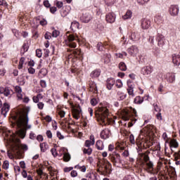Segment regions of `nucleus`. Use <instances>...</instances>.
Instances as JSON below:
<instances>
[{"mask_svg": "<svg viewBox=\"0 0 180 180\" xmlns=\"http://www.w3.org/2000/svg\"><path fill=\"white\" fill-rule=\"evenodd\" d=\"M30 112V108H27L26 112L20 111L18 113V116L13 117L14 120L16 122L18 127H20V124L24 123L25 127L24 134H26V131L32 129V125L29 124V112Z\"/></svg>", "mask_w": 180, "mask_h": 180, "instance_id": "1", "label": "nucleus"}, {"mask_svg": "<svg viewBox=\"0 0 180 180\" xmlns=\"http://www.w3.org/2000/svg\"><path fill=\"white\" fill-rule=\"evenodd\" d=\"M141 156L144 161L143 169H145V171L148 174H154V164L153 162L150 161V157H148V155L142 153Z\"/></svg>", "mask_w": 180, "mask_h": 180, "instance_id": "2", "label": "nucleus"}, {"mask_svg": "<svg viewBox=\"0 0 180 180\" xmlns=\"http://www.w3.org/2000/svg\"><path fill=\"white\" fill-rule=\"evenodd\" d=\"M109 160L112 162L113 165H116L117 162H121L122 160L120 159V155L116 152L110 153L108 155Z\"/></svg>", "mask_w": 180, "mask_h": 180, "instance_id": "3", "label": "nucleus"}, {"mask_svg": "<svg viewBox=\"0 0 180 180\" xmlns=\"http://www.w3.org/2000/svg\"><path fill=\"white\" fill-rule=\"evenodd\" d=\"M156 41H158V45L160 47H164L165 44H167V39H165V37L162 34L158 33L156 37Z\"/></svg>", "mask_w": 180, "mask_h": 180, "instance_id": "4", "label": "nucleus"}, {"mask_svg": "<svg viewBox=\"0 0 180 180\" xmlns=\"http://www.w3.org/2000/svg\"><path fill=\"white\" fill-rule=\"evenodd\" d=\"M75 40H76L75 37L72 34H70L68 37V41H66L67 46L70 47V49H75V47H77V43L73 42Z\"/></svg>", "mask_w": 180, "mask_h": 180, "instance_id": "5", "label": "nucleus"}, {"mask_svg": "<svg viewBox=\"0 0 180 180\" xmlns=\"http://www.w3.org/2000/svg\"><path fill=\"white\" fill-rule=\"evenodd\" d=\"M169 13L171 16H178L179 13V7L177 5H172L169 8Z\"/></svg>", "mask_w": 180, "mask_h": 180, "instance_id": "6", "label": "nucleus"}, {"mask_svg": "<svg viewBox=\"0 0 180 180\" xmlns=\"http://www.w3.org/2000/svg\"><path fill=\"white\" fill-rule=\"evenodd\" d=\"M151 72H153V68L151 66H145L141 70V73L145 77H150Z\"/></svg>", "mask_w": 180, "mask_h": 180, "instance_id": "7", "label": "nucleus"}, {"mask_svg": "<svg viewBox=\"0 0 180 180\" xmlns=\"http://www.w3.org/2000/svg\"><path fill=\"white\" fill-rule=\"evenodd\" d=\"M60 151H62L61 155H63L64 161H65V162H68V161L71 160V155L68 153V150L65 148H61Z\"/></svg>", "mask_w": 180, "mask_h": 180, "instance_id": "8", "label": "nucleus"}, {"mask_svg": "<svg viewBox=\"0 0 180 180\" xmlns=\"http://www.w3.org/2000/svg\"><path fill=\"white\" fill-rule=\"evenodd\" d=\"M105 20L108 22V23H115L116 21V14H115L113 12L108 13L105 15Z\"/></svg>", "mask_w": 180, "mask_h": 180, "instance_id": "9", "label": "nucleus"}, {"mask_svg": "<svg viewBox=\"0 0 180 180\" xmlns=\"http://www.w3.org/2000/svg\"><path fill=\"white\" fill-rule=\"evenodd\" d=\"M80 20L83 23H89V22L92 20V15H91L89 13H86L80 17Z\"/></svg>", "mask_w": 180, "mask_h": 180, "instance_id": "10", "label": "nucleus"}, {"mask_svg": "<svg viewBox=\"0 0 180 180\" xmlns=\"http://www.w3.org/2000/svg\"><path fill=\"white\" fill-rule=\"evenodd\" d=\"M127 51L130 56H132V57H135V56H137L139 54V48L136 45H133L130 46Z\"/></svg>", "mask_w": 180, "mask_h": 180, "instance_id": "11", "label": "nucleus"}, {"mask_svg": "<svg viewBox=\"0 0 180 180\" xmlns=\"http://www.w3.org/2000/svg\"><path fill=\"white\" fill-rule=\"evenodd\" d=\"M141 25L142 29L147 30L151 26V21L148 18H143L141 20Z\"/></svg>", "mask_w": 180, "mask_h": 180, "instance_id": "12", "label": "nucleus"}, {"mask_svg": "<svg viewBox=\"0 0 180 180\" xmlns=\"http://www.w3.org/2000/svg\"><path fill=\"white\" fill-rule=\"evenodd\" d=\"M89 86L90 92H93L94 94H98V86H96V83H95V82L89 80Z\"/></svg>", "mask_w": 180, "mask_h": 180, "instance_id": "13", "label": "nucleus"}, {"mask_svg": "<svg viewBox=\"0 0 180 180\" xmlns=\"http://www.w3.org/2000/svg\"><path fill=\"white\" fill-rule=\"evenodd\" d=\"M115 84H116V82L115 81L114 78L110 77L107 79L105 83L107 89H108V91H110L113 88V85H115Z\"/></svg>", "mask_w": 180, "mask_h": 180, "instance_id": "14", "label": "nucleus"}, {"mask_svg": "<svg viewBox=\"0 0 180 180\" xmlns=\"http://www.w3.org/2000/svg\"><path fill=\"white\" fill-rule=\"evenodd\" d=\"M9 109H11V105H9L8 103H4L1 110V113L4 116V117H6V115H8Z\"/></svg>", "mask_w": 180, "mask_h": 180, "instance_id": "15", "label": "nucleus"}, {"mask_svg": "<svg viewBox=\"0 0 180 180\" xmlns=\"http://www.w3.org/2000/svg\"><path fill=\"white\" fill-rule=\"evenodd\" d=\"M175 73L168 72L166 74V79L169 84H174L175 82Z\"/></svg>", "mask_w": 180, "mask_h": 180, "instance_id": "16", "label": "nucleus"}, {"mask_svg": "<svg viewBox=\"0 0 180 180\" xmlns=\"http://www.w3.org/2000/svg\"><path fill=\"white\" fill-rule=\"evenodd\" d=\"M172 63L174 65L179 66L180 65V53L176 54L174 53L172 56Z\"/></svg>", "mask_w": 180, "mask_h": 180, "instance_id": "17", "label": "nucleus"}, {"mask_svg": "<svg viewBox=\"0 0 180 180\" xmlns=\"http://www.w3.org/2000/svg\"><path fill=\"white\" fill-rule=\"evenodd\" d=\"M81 112H82V110H81V107L79 106V109H73L72 110V116L74 119H76V120H78L80 117Z\"/></svg>", "mask_w": 180, "mask_h": 180, "instance_id": "18", "label": "nucleus"}, {"mask_svg": "<svg viewBox=\"0 0 180 180\" xmlns=\"http://www.w3.org/2000/svg\"><path fill=\"white\" fill-rule=\"evenodd\" d=\"M154 20L157 25H161V23L164 22V15H161L160 13H158L155 16Z\"/></svg>", "mask_w": 180, "mask_h": 180, "instance_id": "19", "label": "nucleus"}, {"mask_svg": "<svg viewBox=\"0 0 180 180\" xmlns=\"http://www.w3.org/2000/svg\"><path fill=\"white\" fill-rule=\"evenodd\" d=\"M101 69H96L94 70H93L91 74H90V77L91 78H92L93 79L94 78H99V77H101Z\"/></svg>", "mask_w": 180, "mask_h": 180, "instance_id": "20", "label": "nucleus"}, {"mask_svg": "<svg viewBox=\"0 0 180 180\" xmlns=\"http://www.w3.org/2000/svg\"><path fill=\"white\" fill-rule=\"evenodd\" d=\"M130 40H132V41H139L140 40V35L137 32H132L129 35Z\"/></svg>", "mask_w": 180, "mask_h": 180, "instance_id": "21", "label": "nucleus"}, {"mask_svg": "<svg viewBox=\"0 0 180 180\" xmlns=\"http://www.w3.org/2000/svg\"><path fill=\"white\" fill-rule=\"evenodd\" d=\"M117 101H124L127 98V94L122 91L117 92Z\"/></svg>", "mask_w": 180, "mask_h": 180, "instance_id": "22", "label": "nucleus"}, {"mask_svg": "<svg viewBox=\"0 0 180 180\" xmlns=\"http://www.w3.org/2000/svg\"><path fill=\"white\" fill-rule=\"evenodd\" d=\"M169 146H170V148H171L172 151H174V150H172V148H178L179 144L178 143V141H176V139H172L169 141Z\"/></svg>", "mask_w": 180, "mask_h": 180, "instance_id": "23", "label": "nucleus"}, {"mask_svg": "<svg viewBox=\"0 0 180 180\" xmlns=\"http://www.w3.org/2000/svg\"><path fill=\"white\" fill-rule=\"evenodd\" d=\"M70 29L71 30H72V32H75L77 29H79V22H78L77 21L72 22Z\"/></svg>", "mask_w": 180, "mask_h": 180, "instance_id": "24", "label": "nucleus"}, {"mask_svg": "<svg viewBox=\"0 0 180 180\" xmlns=\"http://www.w3.org/2000/svg\"><path fill=\"white\" fill-rule=\"evenodd\" d=\"M109 129L103 130L101 132V138L103 140H106V139H109Z\"/></svg>", "mask_w": 180, "mask_h": 180, "instance_id": "25", "label": "nucleus"}, {"mask_svg": "<svg viewBox=\"0 0 180 180\" xmlns=\"http://www.w3.org/2000/svg\"><path fill=\"white\" fill-rule=\"evenodd\" d=\"M96 148L102 151L105 148V145H103V142L101 140H98L96 143Z\"/></svg>", "mask_w": 180, "mask_h": 180, "instance_id": "26", "label": "nucleus"}, {"mask_svg": "<svg viewBox=\"0 0 180 180\" xmlns=\"http://www.w3.org/2000/svg\"><path fill=\"white\" fill-rule=\"evenodd\" d=\"M144 102V98H141V96H138L134 100V103L136 105H141V103Z\"/></svg>", "mask_w": 180, "mask_h": 180, "instance_id": "27", "label": "nucleus"}, {"mask_svg": "<svg viewBox=\"0 0 180 180\" xmlns=\"http://www.w3.org/2000/svg\"><path fill=\"white\" fill-rule=\"evenodd\" d=\"M39 146L42 153H46L49 150V145L45 142L40 143Z\"/></svg>", "mask_w": 180, "mask_h": 180, "instance_id": "28", "label": "nucleus"}, {"mask_svg": "<svg viewBox=\"0 0 180 180\" xmlns=\"http://www.w3.org/2000/svg\"><path fill=\"white\" fill-rule=\"evenodd\" d=\"M39 77H46L47 75V69L46 68H42L39 70L38 73Z\"/></svg>", "mask_w": 180, "mask_h": 180, "instance_id": "29", "label": "nucleus"}, {"mask_svg": "<svg viewBox=\"0 0 180 180\" xmlns=\"http://www.w3.org/2000/svg\"><path fill=\"white\" fill-rule=\"evenodd\" d=\"M132 15H133V13L131 12V11L128 10V11L126 12L125 15H123L122 18H123V19H124V20H126V19H131Z\"/></svg>", "mask_w": 180, "mask_h": 180, "instance_id": "30", "label": "nucleus"}, {"mask_svg": "<svg viewBox=\"0 0 180 180\" xmlns=\"http://www.w3.org/2000/svg\"><path fill=\"white\" fill-rule=\"evenodd\" d=\"M119 68L121 71H126V70H127V66H126V63H124V62H120L119 64Z\"/></svg>", "mask_w": 180, "mask_h": 180, "instance_id": "31", "label": "nucleus"}, {"mask_svg": "<svg viewBox=\"0 0 180 180\" xmlns=\"http://www.w3.org/2000/svg\"><path fill=\"white\" fill-rule=\"evenodd\" d=\"M90 103L91 106H96L99 103V98H93L91 99Z\"/></svg>", "mask_w": 180, "mask_h": 180, "instance_id": "32", "label": "nucleus"}, {"mask_svg": "<svg viewBox=\"0 0 180 180\" xmlns=\"http://www.w3.org/2000/svg\"><path fill=\"white\" fill-rule=\"evenodd\" d=\"M104 2L107 6H112V5H115L116 0H104Z\"/></svg>", "mask_w": 180, "mask_h": 180, "instance_id": "33", "label": "nucleus"}, {"mask_svg": "<svg viewBox=\"0 0 180 180\" xmlns=\"http://www.w3.org/2000/svg\"><path fill=\"white\" fill-rule=\"evenodd\" d=\"M96 47L98 51H103V50H105V46L102 42H98Z\"/></svg>", "mask_w": 180, "mask_h": 180, "instance_id": "34", "label": "nucleus"}, {"mask_svg": "<svg viewBox=\"0 0 180 180\" xmlns=\"http://www.w3.org/2000/svg\"><path fill=\"white\" fill-rule=\"evenodd\" d=\"M3 94L4 96H9L11 95V89H9V87H4V91Z\"/></svg>", "mask_w": 180, "mask_h": 180, "instance_id": "35", "label": "nucleus"}, {"mask_svg": "<svg viewBox=\"0 0 180 180\" xmlns=\"http://www.w3.org/2000/svg\"><path fill=\"white\" fill-rule=\"evenodd\" d=\"M104 164L105 165V169L108 171L109 168H112V163L109 160H105Z\"/></svg>", "mask_w": 180, "mask_h": 180, "instance_id": "36", "label": "nucleus"}, {"mask_svg": "<svg viewBox=\"0 0 180 180\" xmlns=\"http://www.w3.org/2000/svg\"><path fill=\"white\" fill-rule=\"evenodd\" d=\"M101 112L105 117H108V116H109V110L108 108H103L101 110Z\"/></svg>", "mask_w": 180, "mask_h": 180, "instance_id": "37", "label": "nucleus"}, {"mask_svg": "<svg viewBox=\"0 0 180 180\" xmlns=\"http://www.w3.org/2000/svg\"><path fill=\"white\" fill-rule=\"evenodd\" d=\"M15 91L16 94H18V95H20V96H22V87H20V86H16L15 87Z\"/></svg>", "mask_w": 180, "mask_h": 180, "instance_id": "38", "label": "nucleus"}, {"mask_svg": "<svg viewBox=\"0 0 180 180\" xmlns=\"http://www.w3.org/2000/svg\"><path fill=\"white\" fill-rule=\"evenodd\" d=\"M83 153L84 154H87L88 155H91L92 154V148H88L87 149L84 148L83 150Z\"/></svg>", "mask_w": 180, "mask_h": 180, "instance_id": "39", "label": "nucleus"}, {"mask_svg": "<svg viewBox=\"0 0 180 180\" xmlns=\"http://www.w3.org/2000/svg\"><path fill=\"white\" fill-rule=\"evenodd\" d=\"M75 168H76L77 169H81L82 172H86V167L85 166H79V165H76L75 166Z\"/></svg>", "mask_w": 180, "mask_h": 180, "instance_id": "40", "label": "nucleus"}, {"mask_svg": "<svg viewBox=\"0 0 180 180\" xmlns=\"http://www.w3.org/2000/svg\"><path fill=\"white\" fill-rule=\"evenodd\" d=\"M4 169H8L9 168V161L5 160L3 163Z\"/></svg>", "mask_w": 180, "mask_h": 180, "instance_id": "41", "label": "nucleus"}, {"mask_svg": "<svg viewBox=\"0 0 180 180\" xmlns=\"http://www.w3.org/2000/svg\"><path fill=\"white\" fill-rule=\"evenodd\" d=\"M60 36V31L54 30L52 32V37H58Z\"/></svg>", "mask_w": 180, "mask_h": 180, "instance_id": "42", "label": "nucleus"}, {"mask_svg": "<svg viewBox=\"0 0 180 180\" xmlns=\"http://www.w3.org/2000/svg\"><path fill=\"white\" fill-rule=\"evenodd\" d=\"M129 141L131 144H136V140L134 139V135H133V134L129 136Z\"/></svg>", "mask_w": 180, "mask_h": 180, "instance_id": "43", "label": "nucleus"}, {"mask_svg": "<svg viewBox=\"0 0 180 180\" xmlns=\"http://www.w3.org/2000/svg\"><path fill=\"white\" fill-rule=\"evenodd\" d=\"M36 56L38 58H41V56H43V53L41 52V49L36 50Z\"/></svg>", "mask_w": 180, "mask_h": 180, "instance_id": "44", "label": "nucleus"}, {"mask_svg": "<svg viewBox=\"0 0 180 180\" xmlns=\"http://www.w3.org/2000/svg\"><path fill=\"white\" fill-rule=\"evenodd\" d=\"M116 86L118 88H122V86H123V83L122 82L121 79H117L116 81V84H115Z\"/></svg>", "mask_w": 180, "mask_h": 180, "instance_id": "45", "label": "nucleus"}, {"mask_svg": "<svg viewBox=\"0 0 180 180\" xmlns=\"http://www.w3.org/2000/svg\"><path fill=\"white\" fill-rule=\"evenodd\" d=\"M63 6H64V3H63V1H56V7L58 9H61V8H63Z\"/></svg>", "mask_w": 180, "mask_h": 180, "instance_id": "46", "label": "nucleus"}, {"mask_svg": "<svg viewBox=\"0 0 180 180\" xmlns=\"http://www.w3.org/2000/svg\"><path fill=\"white\" fill-rule=\"evenodd\" d=\"M85 147H88L89 148L91 146H92V141L90 140H86L84 143Z\"/></svg>", "mask_w": 180, "mask_h": 180, "instance_id": "47", "label": "nucleus"}, {"mask_svg": "<svg viewBox=\"0 0 180 180\" xmlns=\"http://www.w3.org/2000/svg\"><path fill=\"white\" fill-rule=\"evenodd\" d=\"M136 122H137V119L136 118H133L131 120V122H129V124H128V127H133L134 123H136Z\"/></svg>", "mask_w": 180, "mask_h": 180, "instance_id": "48", "label": "nucleus"}, {"mask_svg": "<svg viewBox=\"0 0 180 180\" xmlns=\"http://www.w3.org/2000/svg\"><path fill=\"white\" fill-rule=\"evenodd\" d=\"M44 37L46 40H50V39H51V33L46 32V34H44Z\"/></svg>", "mask_w": 180, "mask_h": 180, "instance_id": "49", "label": "nucleus"}, {"mask_svg": "<svg viewBox=\"0 0 180 180\" xmlns=\"http://www.w3.org/2000/svg\"><path fill=\"white\" fill-rule=\"evenodd\" d=\"M22 50L24 51L23 54H25V53L29 50V45H27V44H24L22 46Z\"/></svg>", "mask_w": 180, "mask_h": 180, "instance_id": "50", "label": "nucleus"}, {"mask_svg": "<svg viewBox=\"0 0 180 180\" xmlns=\"http://www.w3.org/2000/svg\"><path fill=\"white\" fill-rule=\"evenodd\" d=\"M127 86H128V89H134V86L133 84H131V81L128 80L127 82Z\"/></svg>", "mask_w": 180, "mask_h": 180, "instance_id": "51", "label": "nucleus"}, {"mask_svg": "<svg viewBox=\"0 0 180 180\" xmlns=\"http://www.w3.org/2000/svg\"><path fill=\"white\" fill-rule=\"evenodd\" d=\"M129 95H130L131 96H134V89H127Z\"/></svg>", "mask_w": 180, "mask_h": 180, "instance_id": "52", "label": "nucleus"}, {"mask_svg": "<svg viewBox=\"0 0 180 180\" xmlns=\"http://www.w3.org/2000/svg\"><path fill=\"white\" fill-rule=\"evenodd\" d=\"M37 108L38 109H39L40 110H42L43 108H44V103H43V102H39L37 103Z\"/></svg>", "mask_w": 180, "mask_h": 180, "instance_id": "53", "label": "nucleus"}, {"mask_svg": "<svg viewBox=\"0 0 180 180\" xmlns=\"http://www.w3.org/2000/svg\"><path fill=\"white\" fill-rule=\"evenodd\" d=\"M123 180H134V177L131 175H127L124 177Z\"/></svg>", "mask_w": 180, "mask_h": 180, "instance_id": "54", "label": "nucleus"}, {"mask_svg": "<svg viewBox=\"0 0 180 180\" xmlns=\"http://www.w3.org/2000/svg\"><path fill=\"white\" fill-rule=\"evenodd\" d=\"M50 8V12L51 13H56V12H57V7L56 6H52V7H49Z\"/></svg>", "mask_w": 180, "mask_h": 180, "instance_id": "55", "label": "nucleus"}, {"mask_svg": "<svg viewBox=\"0 0 180 180\" xmlns=\"http://www.w3.org/2000/svg\"><path fill=\"white\" fill-rule=\"evenodd\" d=\"M46 134L48 139H53V134L51 133V131L47 130Z\"/></svg>", "mask_w": 180, "mask_h": 180, "instance_id": "56", "label": "nucleus"}, {"mask_svg": "<svg viewBox=\"0 0 180 180\" xmlns=\"http://www.w3.org/2000/svg\"><path fill=\"white\" fill-rule=\"evenodd\" d=\"M51 153L53 157H57V150L54 148L51 149Z\"/></svg>", "mask_w": 180, "mask_h": 180, "instance_id": "57", "label": "nucleus"}, {"mask_svg": "<svg viewBox=\"0 0 180 180\" xmlns=\"http://www.w3.org/2000/svg\"><path fill=\"white\" fill-rule=\"evenodd\" d=\"M56 136L58 138H59V140L64 139V136H63V134H61V132H60L58 131L56 132Z\"/></svg>", "mask_w": 180, "mask_h": 180, "instance_id": "58", "label": "nucleus"}, {"mask_svg": "<svg viewBox=\"0 0 180 180\" xmlns=\"http://www.w3.org/2000/svg\"><path fill=\"white\" fill-rule=\"evenodd\" d=\"M40 85H41V88H46V86H47V84L46 83L45 80H41Z\"/></svg>", "mask_w": 180, "mask_h": 180, "instance_id": "59", "label": "nucleus"}, {"mask_svg": "<svg viewBox=\"0 0 180 180\" xmlns=\"http://www.w3.org/2000/svg\"><path fill=\"white\" fill-rule=\"evenodd\" d=\"M28 72L29 74H34V72H36V70L32 67H30L28 68Z\"/></svg>", "mask_w": 180, "mask_h": 180, "instance_id": "60", "label": "nucleus"}, {"mask_svg": "<svg viewBox=\"0 0 180 180\" xmlns=\"http://www.w3.org/2000/svg\"><path fill=\"white\" fill-rule=\"evenodd\" d=\"M44 6L46 8H50V6H51V4H50V2H49V0H46L44 1Z\"/></svg>", "mask_w": 180, "mask_h": 180, "instance_id": "61", "label": "nucleus"}, {"mask_svg": "<svg viewBox=\"0 0 180 180\" xmlns=\"http://www.w3.org/2000/svg\"><path fill=\"white\" fill-rule=\"evenodd\" d=\"M70 175L72 178H75V176H77L78 173L75 170H72L70 173Z\"/></svg>", "mask_w": 180, "mask_h": 180, "instance_id": "62", "label": "nucleus"}, {"mask_svg": "<svg viewBox=\"0 0 180 180\" xmlns=\"http://www.w3.org/2000/svg\"><path fill=\"white\" fill-rule=\"evenodd\" d=\"M72 169H74V167H65L64 172H70V171H72Z\"/></svg>", "mask_w": 180, "mask_h": 180, "instance_id": "63", "label": "nucleus"}, {"mask_svg": "<svg viewBox=\"0 0 180 180\" xmlns=\"http://www.w3.org/2000/svg\"><path fill=\"white\" fill-rule=\"evenodd\" d=\"M58 115L60 116V117H65V111L64 110H60L58 112Z\"/></svg>", "mask_w": 180, "mask_h": 180, "instance_id": "64", "label": "nucleus"}]
</instances>
